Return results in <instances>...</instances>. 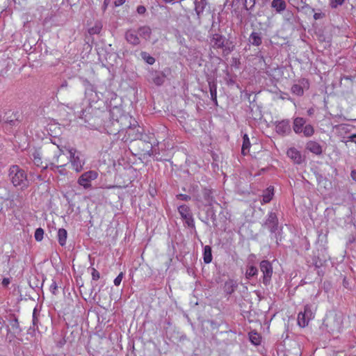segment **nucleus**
<instances>
[{"label":"nucleus","instance_id":"8","mask_svg":"<svg viewBox=\"0 0 356 356\" xmlns=\"http://www.w3.org/2000/svg\"><path fill=\"white\" fill-rule=\"evenodd\" d=\"M98 173L95 170H89L82 174L78 179V184L87 189L91 187V181L97 178Z\"/></svg>","mask_w":356,"mask_h":356},{"label":"nucleus","instance_id":"59","mask_svg":"<svg viewBox=\"0 0 356 356\" xmlns=\"http://www.w3.org/2000/svg\"><path fill=\"white\" fill-rule=\"evenodd\" d=\"M350 177L353 180L356 181V170H353L350 172Z\"/></svg>","mask_w":356,"mask_h":356},{"label":"nucleus","instance_id":"61","mask_svg":"<svg viewBox=\"0 0 356 356\" xmlns=\"http://www.w3.org/2000/svg\"><path fill=\"white\" fill-rule=\"evenodd\" d=\"M125 2V0H116L115 1V6H120Z\"/></svg>","mask_w":356,"mask_h":356},{"label":"nucleus","instance_id":"51","mask_svg":"<svg viewBox=\"0 0 356 356\" xmlns=\"http://www.w3.org/2000/svg\"><path fill=\"white\" fill-rule=\"evenodd\" d=\"M57 289H58L57 284H56V281L53 280V282L51 284L49 289L51 291V293L55 295V294H56Z\"/></svg>","mask_w":356,"mask_h":356},{"label":"nucleus","instance_id":"23","mask_svg":"<svg viewBox=\"0 0 356 356\" xmlns=\"http://www.w3.org/2000/svg\"><path fill=\"white\" fill-rule=\"evenodd\" d=\"M274 195V188L272 186L263 191L261 204H267L271 201Z\"/></svg>","mask_w":356,"mask_h":356},{"label":"nucleus","instance_id":"36","mask_svg":"<svg viewBox=\"0 0 356 356\" xmlns=\"http://www.w3.org/2000/svg\"><path fill=\"white\" fill-rule=\"evenodd\" d=\"M42 284L36 277H31L29 280V286L32 289H40L42 287Z\"/></svg>","mask_w":356,"mask_h":356},{"label":"nucleus","instance_id":"17","mask_svg":"<svg viewBox=\"0 0 356 356\" xmlns=\"http://www.w3.org/2000/svg\"><path fill=\"white\" fill-rule=\"evenodd\" d=\"M306 149L316 155H321L323 152L322 146L313 140H309L306 143Z\"/></svg>","mask_w":356,"mask_h":356},{"label":"nucleus","instance_id":"53","mask_svg":"<svg viewBox=\"0 0 356 356\" xmlns=\"http://www.w3.org/2000/svg\"><path fill=\"white\" fill-rule=\"evenodd\" d=\"M146 12V8L143 6H138L137 7V13L140 15H143Z\"/></svg>","mask_w":356,"mask_h":356},{"label":"nucleus","instance_id":"3","mask_svg":"<svg viewBox=\"0 0 356 356\" xmlns=\"http://www.w3.org/2000/svg\"><path fill=\"white\" fill-rule=\"evenodd\" d=\"M262 226L268 229L271 234L274 235L277 243H278V241L281 240L280 230L281 231L282 229L279 228V220L277 213L273 211L269 212Z\"/></svg>","mask_w":356,"mask_h":356},{"label":"nucleus","instance_id":"45","mask_svg":"<svg viewBox=\"0 0 356 356\" xmlns=\"http://www.w3.org/2000/svg\"><path fill=\"white\" fill-rule=\"evenodd\" d=\"M161 76L165 80L171 76L172 70L170 67H165L162 71H160Z\"/></svg>","mask_w":356,"mask_h":356},{"label":"nucleus","instance_id":"52","mask_svg":"<svg viewBox=\"0 0 356 356\" xmlns=\"http://www.w3.org/2000/svg\"><path fill=\"white\" fill-rule=\"evenodd\" d=\"M293 17H294V15H293V13L291 11H287L286 13H285V19L289 21V22H291L293 19Z\"/></svg>","mask_w":356,"mask_h":356},{"label":"nucleus","instance_id":"39","mask_svg":"<svg viewBox=\"0 0 356 356\" xmlns=\"http://www.w3.org/2000/svg\"><path fill=\"white\" fill-rule=\"evenodd\" d=\"M302 313H303L307 318L312 319L314 317L312 307L309 305L305 306L304 311L302 312Z\"/></svg>","mask_w":356,"mask_h":356},{"label":"nucleus","instance_id":"15","mask_svg":"<svg viewBox=\"0 0 356 356\" xmlns=\"http://www.w3.org/2000/svg\"><path fill=\"white\" fill-rule=\"evenodd\" d=\"M238 288V283L236 280L232 279L227 280L223 286V291L226 293V295L230 296Z\"/></svg>","mask_w":356,"mask_h":356},{"label":"nucleus","instance_id":"42","mask_svg":"<svg viewBox=\"0 0 356 356\" xmlns=\"http://www.w3.org/2000/svg\"><path fill=\"white\" fill-rule=\"evenodd\" d=\"M250 341H251L252 343H253L255 346L259 345V344H260V342H261L260 337L256 332L250 334Z\"/></svg>","mask_w":356,"mask_h":356},{"label":"nucleus","instance_id":"57","mask_svg":"<svg viewBox=\"0 0 356 356\" xmlns=\"http://www.w3.org/2000/svg\"><path fill=\"white\" fill-rule=\"evenodd\" d=\"M342 130H344L346 132L348 133L350 131V126L341 124L339 126Z\"/></svg>","mask_w":356,"mask_h":356},{"label":"nucleus","instance_id":"56","mask_svg":"<svg viewBox=\"0 0 356 356\" xmlns=\"http://www.w3.org/2000/svg\"><path fill=\"white\" fill-rule=\"evenodd\" d=\"M110 3H111V0H104V4L102 6L103 11H105L106 10V8Z\"/></svg>","mask_w":356,"mask_h":356},{"label":"nucleus","instance_id":"35","mask_svg":"<svg viewBox=\"0 0 356 356\" xmlns=\"http://www.w3.org/2000/svg\"><path fill=\"white\" fill-rule=\"evenodd\" d=\"M302 133L306 137H310L314 134V127L311 124H307L304 127Z\"/></svg>","mask_w":356,"mask_h":356},{"label":"nucleus","instance_id":"1","mask_svg":"<svg viewBox=\"0 0 356 356\" xmlns=\"http://www.w3.org/2000/svg\"><path fill=\"white\" fill-rule=\"evenodd\" d=\"M8 177L15 187H18L21 190H24L29 187V181L27 179V175L19 166L17 165L10 166Z\"/></svg>","mask_w":356,"mask_h":356},{"label":"nucleus","instance_id":"63","mask_svg":"<svg viewBox=\"0 0 356 356\" xmlns=\"http://www.w3.org/2000/svg\"><path fill=\"white\" fill-rule=\"evenodd\" d=\"M308 113H309V115H312L313 113V109H309L308 111Z\"/></svg>","mask_w":356,"mask_h":356},{"label":"nucleus","instance_id":"12","mask_svg":"<svg viewBox=\"0 0 356 356\" xmlns=\"http://www.w3.org/2000/svg\"><path fill=\"white\" fill-rule=\"evenodd\" d=\"M18 118L19 115L17 112L8 111L5 113V115L1 118V121L10 126H15L19 121Z\"/></svg>","mask_w":356,"mask_h":356},{"label":"nucleus","instance_id":"21","mask_svg":"<svg viewBox=\"0 0 356 356\" xmlns=\"http://www.w3.org/2000/svg\"><path fill=\"white\" fill-rule=\"evenodd\" d=\"M82 83L85 87V93L87 95H92L93 92L95 93L96 96L98 99L100 97L98 96L97 92L96 91V88L93 84H92L87 79H82Z\"/></svg>","mask_w":356,"mask_h":356},{"label":"nucleus","instance_id":"34","mask_svg":"<svg viewBox=\"0 0 356 356\" xmlns=\"http://www.w3.org/2000/svg\"><path fill=\"white\" fill-rule=\"evenodd\" d=\"M140 56L149 65H153L155 63V58L146 51H141Z\"/></svg>","mask_w":356,"mask_h":356},{"label":"nucleus","instance_id":"47","mask_svg":"<svg viewBox=\"0 0 356 356\" xmlns=\"http://www.w3.org/2000/svg\"><path fill=\"white\" fill-rule=\"evenodd\" d=\"M177 199L182 200V201H189L193 198L191 196L186 195V194H178L176 195Z\"/></svg>","mask_w":356,"mask_h":356},{"label":"nucleus","instance_id":"28","mask_svg":"<svg viewBox=\"0 0 356 356\" xmlns=\"http://www.w3.org/2000/svg\"><path fill=\"white\" fill-rule=\"evenodd\" d=\"M212 250L211 246L205 245L203 251V260L207 264H210L212 261Z\"/></svg>","mask_w":356,"mask_h":356},{"label":"nucleus","instance_id":"24","mask_svg":"<svg viewBox=\"0 0 356 356\" xmlns=\"http://www.w3.org/2000/svg\"><path fill=\"white\" fill-rule=\"evenodd\" d=\"M209 92L211 95V99L213 101L215 106H218L217 101V84L214 81H209Z\"/></svg>","mask_w":356,"mask_h":356},{"label":"nucleus","instance_id":"49","mask_svg":"<svg viewBox=\"0 0 356 356\" xmlns=\"http://www.w3.org/2000/svg\"><path fill=\"white\" fill-rule=\"evenodd\" d=\"M124 274L123 273H120L114 280V284L115 286H119L122 282V280L123 278Z\"/></svg>","mask_w":356,"mask_h":356},{"label":"nucleus","instance_id":"37","mask_svg":"<svg viewBox=\"0 0 356 356\" xmlns=\"http://www.w3.org/2000/svg\"><path fill=\"white\" fill-rule=\"evenodd\" d=\"M257 273H258L257 268L254 266H251L248 268L246 273H245V276L248 279H250V278L257 275Z\"/></svg>","mask_w":356,"mask_h":356},{"label":"nucleus","instance_id":"64","mask_svg":"<svg viewBox=\"0 0 356 356\" xmlns=\"http://www.w3.org/2000/svg\"><path fill=\"white\" fill-rule=\"evenodd\" d=\"M81 113H82V114L81 115L80 118H83V115H84L85 111H81Z\"/></svg>","mask_w":356,"mask_h":356},{"label":"nucleus","instance_id":"5","mask_svg":"<svg viewBox=\"0 0 356 356\" xmlns=\"http://www.w3.org/2000/svg\"><path fill=\"white\" fill-rule=\"evenodd\" d=\"M177 209L181 219L184 221V224L196 232L195 221L191 208L186 204H182Z\"/></svg>","mask_w":356,"mask_h":356},{"label":"nucleus","instance_id":"50","mask_svg":"<svg viewBox=\"0 0 356 356\" xmlns=\"http://www.w3.org/2000/svg\"><path fill=\"white\" fill-rule=\"evenodd\" d=\"M92 279L93 280H97L99 279L100 277V274L95 269V268H92Z\"/></svg>","mask_w":356,"mask_h":356},{"label":"nucleus","instance_id":"40","mask_svg":"<svg viewBox=\"0 0 356 356\" xmlns=\"http://www.w3.org/2000/svg\"><path fill=\"white\" fill-rule=\"evenodd\" d=\"M9 323L13 330H19V329L18 320L14 315H12L10 316Z\"/></svg>","mask_w":356,"mask_h":356},{"label":"nucleus","instance_id":"10","mask_svg":"<svg viewBox=\"0 0 356 356\" xmlns=\"http://www.w3.org/2000/svg\"><path fill=\"white\" fill-rule=\"evenodd\" d=\"M276 133L282 136L289 135L291 132L289 120H282L275 122Z\"/></svg>","mask_w":356,"mask_h":356},{"label":"nucleus","instance_id":"13","mask_svg":"<svg viewBox=\"0 0 356 356\" xmlns=\"http://www.w3.org/2000/svg\"><path fill=\"white\" fill-rule=\"evenodd\" d=\"M286 154L296 164H300L304 160L300 152L295 147L289 148L286 152Z\"/></svg>","mask_w":356,"mask_h":356},{"label":"nucleus","instance_id":"30","mask_svg":"<svg viewBox=\"0 0 356 356\" xmlns=\"http://www.w3.org/2000/svg\"><path fill=\"white\" fill-rule=\"evenodd\" d=\"M67 232L65 229L60 228L58 231V241L61 246L66 244Z\"/></svg>","mask_w":356,"mask_h":356},{"label":"nucleus","instance_id":"38","mask_svg":"<svg viewBox=\"0 0 356 356\" xmlns=\"http://www.w3.org/2000/svg\"><path fill=\"white\" fill-rule=\"evenodd\" d=\"M102 29V26L101 23L98 22L95 24L94 26L88 29V33L90 35H95L99 34Z\"/></svg>","mask_w":356,"mask_h":356},{"label":"nucleus","instance_id":"6","mask_svg":"<svg viewBox=\"0 0 356 356\" xmlns=\"http://www.w3.org/2000/svg\"><path fill=\"white\" fill-rule=\"evenodd\" d=\"M211 42L213 43V47L218 49H222L225 47V50L228 52H231L234 50V45L232 44V42H229L226 41L225 37L220 35L217 33H214L211 34Z\"/></svg>","mask_w":356,"mask_h":356},{"label":"nucleus","instance_id":"29","mask_svg":"<svg viewBox=\"0 0 356 356\" xmlns=\"http://www.w3.org/2000/svg\"><path fill=\"white\" fill-rule=\"evenodd\" d=\"M138 32L140 36L145 40H149L151 37L152 30L147 26H140L138 29Z\"/></svg>","mask_w":356,"mask_h":356},{"label":"nucleus","instance_id":"18","mask_svg":"<svg viewBox=\"0 0 356 356\" xmlns=\"http://www.w3.org/2000/svg\"><path fill=\"white\" fill-rule=\"evenodd\" d=\"M207 3V0H195V11L198 19H200L201 15L203 13Z\"/></svg>","mask_w":356,"mask_h":356},{"label":"nucleus","instance_id":"41","mask_svg":"<svg viewBox=\"0 0 356 356\" xmlns=\"http://www.w3.org/2000/svg\"><path fill=\"white\" fill-rule=\"evenodd\" d=\"M212 19H213L212 24H211V29L209 31L210 35L213 34L214 33H216V31L218 30H219V27H220L219 22H216L215 17L213 15H212Z\"/></svg>","mask_w":356,"mask_h":356},{"label":"nucleus","instance_id":"2","mask_svg":"<svg viewBox=\"0 0 356 356\" xmlns=\"http://www.w3.org/2000/svg\"><path fill=\"white\" fill-rule=\"evenodd\" d=\"M343 319L342 315L334 311L327 313L323 325L325 327L329 332H340L342 327Z\"/></svg>","mask_w":356,"mask_h":356},{"label":"nucleus","instance_id":"26","mask_svg":"<svg viewBox=\"0 0 356 356\" xmlns=\"http://www.w3.org/2000/svg\"><path fill=\"white\" fill-rule=\"evenodd\" d=\"M249 42L254 46H259L262 43L261 33L252 32L249 38Z\"/></svg>","mask_w":356,"mask_h":356},{"label":"nucleus","instance_id":"9","mask_svg":"<svg viewBox=\"0 0 356 356\" xmlns=\"http://www.w3.org/2000/svg\"><path fill=\"white\" fill-rule=\"evenodd\" d=\"M201 195L203 202H197L198 207H200V204L204 205L205 207H211L213 203H216V200L213 196V191L211 189L204 188L202 190Z\"/></svg>","mask_w":356,"mask_h":356},{"label":"nucleus","instance_id":"4","mask_svg":"<svg viewBox=\"0 0 356 356\" xmlns=\"http://www.w3.org/2000/svg\"><path fill=\"white\" fill-rule=\"evenodd\" d=\"M133 123L129 121V125L126 131L127 135L131 140H144V129L138 124V122L133 120Z\"/></svg>","mask_w":356,"mask_h":356},{"label":"nucleus","instance_id":"55","mask_svg":"<svg viewBox=\"0 0 356 356\" xmlns=\"http://www.w3.org/2000/svg\"><path fill=\"white\" fill-rule=\"evenodd\" d=\"M10 283V280L9 278H7V277L3 278L2 280V282H1L3 286H4V287H7Z\"/></svg>","mask_w":356,"mask_h":356},{"label":"nucleus","instance_id":"48","mask_svg":"<svg viewBox=\"0 0 356 356\" xmlns=\"http://www.w3.org/2000/svg\"><path fill=\"white\" fill-rule=\"evenodd\" d=\"M345 0H331V7L332 8H337L339 6H341Z\"/></svg>","mask_w":356,"mask_h":356},{"label":"nucleus","instance_id":"20","mask_svg":"<svg viewBox=\"0 0 356 356\" xmlns=\"http://www.w3.org/2000/svg\"><path fill=\"white\" fill-rule=\"evenodd\" d=\"M306 120L303 118H296L293 120V129L296 134H300L302 131Z\"/></svg>","mask_w":356,"mask_h":356},{"label":"nucleus","instance_id":"60","mask_svg":"<svg viewBox=\"0 0 356 356\" xmlns=\"http://www.w3.org/2000/svg\"><path fill=\"white\" fill-rule=\"evenodd\" d=\"M66 343V341L65 338H62L57 343V346L58 347H62L65 343Z\"/></svg>","mask_w":356,"mask_h":356},{"label":"nucleus","instance_id":"62","mask_svg":"<svg viewBox=\"0 0 356 356\" xmlns=\"http://www.w3.org/2000/svg\"><path fill=\"white\" fill-rule=\"evenodd\" d=\"M67 86V82L65 81L60 86V88H65Z\"/></svg>","mask_w":356,"mask_h":356},{"label":"nucleus","instance_id":"33","mask_svg":"<svg viewBox=\"0 0 356 356\" xmlns=\"http://www.w3.org/2000/svg\"><path fill=\"white\" fill-rule=\"evenodd\" d=\"M31 159L36 166L40 167L42 165V161L39 151L35 150L31 154Z\"/></svg>","mask_w":356,"mask_h":356},{"label":"nucleus","instance_id":"44","mask_svg":"<svg viewBox=\"0 0 356 356\" xmlns=\"http://www.w3.org/2000/svg\"><path fill=\"white\" fill-rule=\"evenodd\" d=\"M38 315H39V312H38V309L36 307H35L33 309V325L34 329L35 327L38 328Z\"/></svg>","mask_w":356,"mask_h":356},{"label":"nucleus","instance_id":"25","mask_svg":"<svg viewBox=\"0 0 356 356\" xmlns=\"http://www.w3.org/2000/svg\"><path fill=\"white\" fill-rule=\"evenodd\" d=\"M271 7L280 13L286 9V3L284 0H273Z\"/></svg>","mask_w":356,"mask_h":356},{"label":"nucleus","instance_id":"22","mask_svg":"<svg viewBox=\"0 0 356 356\" xmlns=\"http://www.w3.org/2000/svg\"><path fill=\"white\" fill-rule=\"evenodd\" d=\"M302 84L303 86H302L301 84H298V83L293 84L291 88V92L293 95H297V96H302L304 94L303 86H305V84L309 85V83L307 80L302 79Z\"/></svg>","mask_w":356,"mask_h":356},{"label":"nucleus","instance_id":"11","mask_svg":"<svg viewBox=\"0 0 356 356\" xmlns=\"http://www.w3.org/2000/svg\"><path fill=\"white\" fill-rule=\"evenodd\" d=\"M76 149H70L69 150L70 153V160L73 166V168L76 172H80L83 169V166L84 165V161L81 159L79 155H76Z\"/></svg>","mask_w":356,"mask_h":356},{"label":"nucleus","instance_id":"32","mask_svg":"<svg viewBox=\"0 0 356 356\" xmlns=\"http://www.w3.org/2000/svg\"><path fill=\"white\" fill-rule=\"evenodd\" d=\"M310 320L311 319L307 318L306 316L302 313V312H299L298 315V324L300 327H305L308 325Z\"/></svg>","mask_w":356,"mask_h":356},{"label":"nucleus","instance_id":"54","mask_svg":"<svg viewBox=\"0 0 356 356\" xmlns=\"http://www.w3.org/2000/svg\"><path fill=\"white\" fill-rule=\"evenodd\" d=\"M323 17H325V14L323 13H314V19L317 20V19H321L323 18Z\"/></svg>","mask_w":356,"mask_h":356},{"label":"nucleus","instance_id":"58","mask_svg":"<svg viewBox=\"0 0 356 356\" xmlns=\"http://www.w3.org/2000/svg\"><path fill=\"white\" fill-rule=\"evenodd\" d=\"M62 166L63 165H55V164H54L52 163H50V165H49V168L52 170H55L56 169H58L60 167H62Z\"/></svg>","mask_w":356,"mask_h":356},{"label":"nucleus","instance_id":"46","mask_svg":"<svg viewBox=\"0 0 356 356\" xmlns=\"http://www.w3.org/2000/svg\"><path fill=\"white\" fill-rule=\"evenodd\" d=\"M343 143L348 145V142H353L356 144V134H353L347 137V140H341Z\"/></svg>","mask_w":356,"mask_h":356},{"label":"nucleus","instance_id":"7","mask_svg":"<svg viewBox=\"0 0 356 356\" xmlns=\"http://www.w3.org/2000/svg\"><path fill=\"white\" fill-rule=\"evenodd\" d=\"M259 267L263 273L262 282L264 285L268 286L271 282L273 273L272 264L268 260H263L260 262Z\"/></svg>","mask_w":356,"mask_h":356},{"label":"nucleus","instance_id":"16","mask_svg":"<svg viewBox=\"0 0 356 356\" xmlns=\"http://www.w3.org/2000/svg\"><path fill=\"white\" fill-rule=\"evenodd\" d=\"M125 39L131 44L138 45L140 42V38H138L136 31L129 29L125 33Z\"/></svg>","mask_w":356,"mask_h":356},{"label":"nucleus","instance_id":"14","mask_svg":"<svg viewBox=\"0 0 356 356\" xmlns=\"http://www.w3.org/2000/svg\"><path fill=\"white\" fill-rule=\"evenodd\" d=\"M149 81L157 86H162L165 82V79L161 76L160 71L153 70H150L149 72Z\"/></svg>","mask_w":356,"mask_h":356},{"label":"nucleus","instance_id":"43","mask_svg":"<svg viewBox=\"0 0 356 356\" xmlns=\"http://www.w3.org/2000/svg\"><path fill=\"white\" fill-rule=\"evenodd\" d=\"M44 233V229L42 228H37L34 234L35 239L37 241H41L43 239Z\"/></svg>","mask_w":356,"mask_h":356},{"label":"nucleus","instance_id":"27","mask_svg":"<svg viewBox=\"0 0 356 356\" xmlns=\"http://www.w3.org/2000/svg\"><path fill=\"white\" fill-rule=\"evenodd\" d=\"M210 218L213 222V227H216L218 226L216 211L213 209V205L211 207H208L206 211V219L208 220Z\"/></svg>","mask_w":356,"mask_h":356},{"label":"nucleus","instance_id":"31","mask_svg":"<svg viewBox=\"0 0 356 356\" xmlns=\"http://www.w3.org/2000/svg\"><path fill=\"white\" fill-rule=\"evenodd\" d=\"M250 147V142L249 137L247 134H245L243 136V145L241 153L243 155H246L249 152V149Z\"/></svg>","mask_w":356,"mask_h":356},{"label":"nucleus","instance_id":"19","mask_svg":"<svg viewBox=\"0 0 356 356\" xmlns=\"http://www.w3.org/2000/svg\"><path fill=\"white\" fill-rule=\"evenodd\" d=\"M188 192L192 195L193 200L196 202H202L201 194L199 193V187L197 184H192L190 186Z\"/></svg>","mask_w":356,"mask_h":356}]
</instances>
